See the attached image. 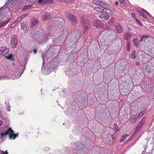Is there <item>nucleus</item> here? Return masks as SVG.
Masks as SVG:
<instances>
[{"label": "nucleus", "instance_id": "f257e3e1", "mask_svg": "<svg viewBox=\"0 0 154 154\" xmlns=\"http://www.w3.org/2000/svg\"><path fill=\"white\" fill-rule=\"evenodd\" d=\"M47 53L46 54L43 53L42 55L43 60V63L41 71L45 75L49 74L51 72L54 71L57 68L58 64L57 62L53 61L51 63H48L47 64V67H45V62L47 58V55H48Z\"/></svg>", "mask_w": 154, "mask_h": 154}, {"label": "nucleus", "instance_id": "f03ea898", "mask_svg": "<svg viewBox=\"0 0 154 154\" xmlns=\"http://www.w3.org/2000/svg\"><path fill=\"white\" fill-rule=\"evenodd\" d=\"M3 129L2 128L1 130L0 131V138L1 140H4L7 134L9 135V138L10 139L14 140L16 137H18V135L14 134L13 130L11 128H9L5 132L3 131Z\"/></svg>", "mask_w": 154, "mask_h": 154}, {"label": "nucleus", "instance_id": "7ed1b4c3", "mask_svg": "<svg viewBox=\"0 0 154 154\" xmlns=\"http://www.w3.org/2000/svg\"><path fill=\"white\" fill-rule=\"evenodd\" d=\"M51 35L49 34H44L43 35L36 36L35 40V41L36 42L40 45L43 43H45L47 41L48 38H51Z\"/></svg>", "mask_w": 154, "mask_h": 154}, {"label": "nucleus", "instance_id": "20e7f679", "mask_svg": "<svg viewBox=\"0 0 154 154\" xmlns=\"http://www.w3.org/2000/svg\"><path fill=\"white\" fill-rule=\"evenodd\" d=\"M149 35H144L140 36V39L139 41L137 38H135L133 40V42L134 46L136 48L139 47V42H141L143 40H144L145 42L149 40V38L151 39V37L148 38Z\"/></svg>", "mask_w": 154, "mask_h": 154}, {"label": "nucleus", "instance_id": "39448f33", "mask_svg": "<svg viewBox=\"0 0 154 154\" xmlns=\"http://www.w3.org/2000/svg\"><path fill=\"white\" fill-rule=\"evenodd\" d=\"M16 72L17 71H16L14 72V74L12 75L11 76V75L8 73L4 75L2 74V75L1 76V79L2 78L3 79H18L20 77L21 74H17V75H16Z\"/></svg>", "mask_w": 154, "mask_h": 154}, {"label": "nucleus", "instance_id": "423d86ee", "mask_svg": "<svg viewBox=\"0 0 154 154\" xmlns=\"http://www.w3.org/2000/svg\"><path fill=\"white\" fill-rule=\"evenodd\" d=\"M81 96L78 97L77 100L78 103V105L79 107L81 108H84L87 104V99L85 97H82V99L80 100Z\"/></svg>", "mask_w": 154, "mask_h": 154}, {"label": "nucleus", "instance_id": "0eeeda50", "mask_svg": "<svg viewBox=\"0 0 154 154\" xmlns=\"http://www.w3.org/2000/svg\"><path fill=\"white\" fill-rule=\"evenodd\" d=\"M83 27L85 29H87L89 28L90 25L89 22L88 20L85 18L82 17L81 20Z\"/></svg>", "mask_w": 154, "mask_h": 154}, {"label": "nucleus", "instance_id": "6e6552de", "mask_svg": "<svg viewBox=\"0 0 154 154\" xmlns=\"http://www.w3.org/2000/svg\"><path fill=\"white\" fill-rule=\"evenodd\" d=\"M17 38V37L16 35H14L12 37L11 45L13 48H16L17 44L18 41Z\"/></svg>", "mask_w": 154, "mask_h": 154}, {"label": "nucleus", "instance_id": "1a4fd4ad", "mask_svg": "<svg viewBox=\"0 0 154 154\" xmlns=\"http://www.w3.org/2000/svg\"><path fill=\"white\" fill-rule=\"evenodd\" d=\"M25 69V66H21L20 67H17L16 69L14 71L13 74H14V72L17 71V72L16 73V75H17V74H20L21 75L23 72V71Z\"/></svg>", "mask_w": 154, "mask_h": 154}, {"label": "nucleus", "instance_id": "9d476101", "mask_svg": "<svg viewBox=\"0 0 154 154\" xmlns=\"http://www.w3.org/2000/svg\"><path fill=\"white\" fill-rule=\"evenodd\" d=\"M94 10L99 12H102L104 14H107L108 11H110L109 9H108L106 8H103L102 7L101 8H96L94 9Z\"/></svg>", "mask_w": 154, "mask_h": 154}, {"label": "nucleus", "instance_id": "9b49d317", "mask_svg": "<svg viewBox=\"0 0 154 154\" xmlns=\"http://www.w3.org/2000/svg\"><path fill=\"white\" fill-rule=\"evenodd\" d=\"M20 2L19 0H8L5 5H14L17 4Z\"/></svg>", "mask_w": 154, "mask_h": 154}, {"label": "nucleus", "instance_id": "f8f14e48", "mask_svg": "<svg viewBox=\"0 0 154 154\" xmlns=\"http://www.w3.org/2000/svg\"><path fill=\"white\" fill-rule=\"evenodd\" d=\"M66 16L68 20L76 22V19L75 17L72 14L67 13Z\"/></svg>", "mask_w": 154, "mask_h": 154}, {"label": "nucleus", "instance_id": "ddd939ff", "mask_svg": "<svg viewBox=\"0 0 154 154\" xmlns=\"http://www.w3.org/2000/svg\"><path fill=\"white\" fill-rule=\"evenodd\" d=\"M52 18L51 15L48 12H45L43 15L42 20L43 21L49 20Z\"/></svg>", "mask_w": 154, "mask_h": 154}, {"label": "nucleus", "instance_id": "4468645a", "mask_svg": "<svg viewBox=\"0 0 154 154\" xmlns=\"http://www.w3.org/2000/svg\"><path fill=\"white\" fill-rule=\"evenodd\" d=\"M93 25L97 28H100L102 26V24L100 21L98 20H95L93 23Z\"/></svg>", "mask_w": 154, "mask_h": 154}, {"label": "nucleus", "instance_id": "2eb2a0df", "mask_svg": "<svg viewBox=\"0 0 154 154\" xmlns=\"http://www.w3.org/2000/svg\"><path fill=\"white\" fill-rule=\"evenodd\" d=\"M146 118L144 117L140 121L136 128L137 130H139L145 122Z\"/></svg>", "mask_w": 154, "mask_h": 154}, {"label": "nucleus", "instance_id": "dca6fc26", "mask_svg": "<svg viewBox=\"0 0 154 154\" xmlns=\"http://www.w3.org/2000/svg\"><path fill=\"white\" fill-rule=\"evenodd\" d=\"M116 31L119 33H120L122 31V26L118 23H117L115 25Z\"/></svg>", "mask_w": 154, "mask_h": 154}, {"label": "nucleus", "instance_id": "f3484780", "mask_svg": "<svg viewBox=\"0 0 154 154\" xmlns=\"http://www.w3.org/2000/svg\"><path fill=\"white\" fill-rule=\"evenodd\" d=\"M31 21L32 22L31 26L33 27L38 24V20L36 18H34L31 20Z\"/></svg>", "mask_w": 154, "mask_h": 154}, {"label": "nucleus", "instance_id": "a211bd4d", "mask_svg": "<svg viewBox=\"0 0 154 154\" xmlns=\"http://www.w3.org/2000/svg\"><path fill=\"white\" fill-rule=\"evenodd\" d=\"M93 2L97 5L102 6L103 4V2L100 0H94Z\"/></svg>", "mask_w": 154, "mask_h": 154}, {"label": "nucleus", "instance_id": "6ab92c4d", "mask_svg": "<svg viewBox=\"0 0 154 154\" xmlns=\"http://www.w3.org/2000/svg\"><path fill=\"white\" fill-rule=\"evenodd\" d=\"M52 1V0H38V3L43 4L47 3H51Z\"/></svg>", "mask_w": 154, "mask_h": 154}, {"label": "nucleus", "instance_id": "aec40b11", "mask_svg": "<svg viewBox=\"0 0 154 154\" xmlns=\"http://www.w3.org/2000/svg\"><path fill=\"white\" fill-rule=\"evenodd\" d=\"M136 52L134 50H133L129 55V57L131 59H134L136 58Z\"/></svg>", "mask_w": 154, "mask_h": 154}, {"label": "nucleus", "instance_id": "412c9836", "mask_svg": "<svg viewBox=\"0 0 154 154\" xmlns=\"http://www.w3.org/2000/svg\"><path fill=\"white\" fill-rule=\"evenodd\" d=\"M132 37L131 35L129 33H126L125 35L124 39L126 40H128L131 39Z\"/></svg>", "mask_w": 154, "mask_h": 154}, {"label": "nucleus", "instance_id": "4be33fe9", "mask_svg": "<svg viewBox=\"0 0 154 154\" xmlns=\"http://www.w3.org/2000/svg\"><path fill=\"white\" fill-rule=\"evenodd\" d=\"M5 104L6 105V109L7 110L8 112L10 111V106L9 105V102L8 101H6L5 102Z\"/></svg>", "mask_w": 154, "mask_h": 154}, {"label": "nucleus", "instance_id": "5701e85b", "mask_svg": "<svg viewBox=\"0 0 154 154\" xmlns=\"http://www.w3.org/2000/svg\"><path fill=\"white\" fill-rule=\"evenodd\" d=\"M139 118V116H135L134 117L131 119L130 121V122L132 124H134L136 122L137 119Z\"/></svg>", "mask_w": 154, "mask_h": 154}, {"label": "nucleus", "instance_id": "b1692460", "mask_svg": "<svg viewBox=\"0 0 154 154\" xmlns=\"http://www.w3.org/2000/svg\"><path fill=\"white\" fill-rule=\"evenodd\" d=\"M129 135H128V134H124L122 137L120 142H123L125 139L126 137H128L129 136Z\"/></svg>", "mask_w": 154, "mask_h": 154}, {"label": "nucleus", "instance_id": "393cba45", "mask_svg": "<svg viewBox=\"0 0 154 154\" xmlns=\"http://www.w3.org/2000/svg\"><path fill=\"white\" fill-rule=\"evenodd\" d=\"M5 57L7 59H9L12 61H13L14 60V59L13 57V55L11 54H10L8 56H5Z\"/></svg>", "mask_w": 154, "mask_h": 154}, {"label": "nucleus", "instance_id": "a878e982", "mask_svg": "<svg viewBox=\"0 0 154 154\" xmlns=\"http://www.w3.org/2000/svg\"><path fill=\"white\" fill-rule=\"evenodd\" d=\"M8 48H5V47H1L0 48V54H1L5 50H6V49H8Z\"/></svg>", "mask_w": 154, "mask_h": 154}, {"label": "nucleus", "instance_id": "bb28decb", "mask_svg": "<svg viewBox=\"0 0 154 154\" xmlns=\"http://www.w3.org/2000/svg\"><path fill=\"white\" fill-rule=\"evenodd\" d=\"M127 50L128 51H129L131 49L130 44L129 42H128L127 44Z\"/></svg>", "mask_w": 154, "mask_h": 154}, {"label": "nucleus", "instance_id": "cd10ccee", "mask_svg": "<svg viewBox=\"0 0 154 154\" xmlns=\"http://www.w3.org/2000/svg\"><path fill=\"white\" fill-rule=\"evenodd\" d=\"M8 51H9L8 49H6V50H5V51L3 52L2 53H1V54H2V55H5L8 52Z\"/></svg>", "mask_w": 154, "mask_h": 154}, {"label": "nucleus", "instance_id": "c85d7f7f", "mask_svg": "<svg viewBox=\"0 0 154 154\" xmlns=\"http://www.w3.org/2000/svg\"><path fill=\"white\" fill-rule=\"evenodd\" d=\"M114 126L115 130H116V132L118 131L119 129V126L116 124H115L114 125Z\"/></svg>", "mask_w": 154, "mask_h": 154}, {"label": "nucleus", "instance_id": "c756f323", "mask_svg": "<svg viewBox=\"0 0 154 154\" xmlns=\"http://www.w3.org/2000/svg\"><path fill=\"white\" fill-rule=\"evenodd\" d=\"M141 11H143V12L144 13L146 14L147 15H148V16H150V15L149 14V13H148L144 9L142 8Z\"/></svg>", "mask_w": 154, "mask_h": 154}, {"label": "nucleus", "instance_id": "7c9ffc66", "mask_svg": "<svg viewBox=\"0 0 154 154\" xmlns=\"http://www.w3.org/2000/svg\"><path fill=\"white\" fill-rule=\"evenodd\" d=\"M141 11H143V12L144 13L146 14L147 15H148V16H150V15L149 14V13H148L144 9L142 8Z\"/></svg>", "mask_w": 154, "mask_h": 154}, {"label": "nucleus", "instance_id": "2f4dec72", "mask_svg": "<svg viewBox=\"0 0 154 154\" xmlns=\"http://www.w3.org/2000/svg\"><path fill=\"white\" fill-rule=\"evenodd\" d=\"M142 8L139 10H137V12L140 14V15L141 16L144 14V13L141 11Z\"/></svg>", "mask_w": 154, "mask_h": 154}, {"label": "nucleus", "instance_id": "473e14b6", "mask_svg": "<svg viewBox=\"0 0 154 154\" xmlns=\"http://www.w3.org/2000/svg\"><path fill=\"white\" fill-rule=\"evenodd\" d=\"M17 20H16L14 22H13L11 25V27L12 28H13L17 24Z\"/></svg>", "mask_w": 154, "mask_h": 154}, {"label": "nucleus", "instance_id": "72a5a7b5", "mask_svg": "<svg viewBox=\"0 0 154 154\" xmlns=\"http://www.w3.org/2000/svg\"><path fill=\"white\" fill-rule=\"evenodd\" d=\"M110 138L109 140L111 142V143H112L114 141V137H113V135H110Z\"/></svg>", "mask_w": 154, "mask_h": 154}, {"label": "nucleus", "instance_id": "f704fd0d", "mask_svg": "<svg viewBox=\"0 0 154 154\" xmlns=\"http://www.w3.org/2000/svg\"><path fill=\"white\" fill-rule=\"evenodd\" d=\"M134 136V134H132L130 136V137H129L128 140H127V142H129L130 141H131Z\"/></svg>", "mask_w": 154, "mask_h": 154}, {"label": "nucleus", "instance_id": "c9c22d12", "mask_svg": "<svg viewBox=\"0 0 154 154\" xmlns=\"http://www.w3.org/2000/svg\"><path fill=\"white\" fill-rule=\"evenodd\" d=\"M1 152V154H8V152L7 150L4 151L3 150H0Z\"/></svg>", "mask_w": 154, "mask_h": 154}, {"label": "nucleus", "instance_id": "e433bc0d", "mask_svg": "<svg viewBox=\"0 0 154 154\" xmlns=\"http://www.w3.org/2000/svg\"><path fill=\"white\" fill-rule=\"evenodd\" d=\"M141 17L143 18V21H145L148 19L147 17L144 14Z\"/></svg>", "mask_w": 154, "mask_h": 154}, {"label": "nucleus", "instance_id": "4c0bfd02", "mask_svg": "<svg viewBox=\"0 0 154 154\" xmlns=\"http://www.w3.org/2000/svg\"><path fill=\"white\" fill-rule=\"evenodd\" d=\"M109 16L107 15L104 16H103V18L105 20H107L109 19Z\"/></svg>", "mask_w": 154, "mask_h": 154}, {"label": "nucleus", "instance_id": "58836bf2", "mask_svg": "<svg viewBox=\"0 0 154 154\" xmlns=\"http://www.w3.org/2000/svg\"><path fill=\"white\" fill-rule=\"evenodd\" d=\"M135 20L140 25H142V23L139 20L137 19H135Z\"/></svg>", "mask_w": 154, "mask_h": 154}, {"label": "nucleus", "instance_id": "ea45409f", "mask_svg": "<svg viewBox=\"0 0 154 154\" xmlns=\"http://www.w3.org/2000/svg\"><path fill=\"white\" fill-rule=\"evenodd\" d=\"M144 113L143 112H141L137 116H139V118L141 117L143 115Z\"/></svg>", "mask_w": 154, "mask_h": 154}, {"label": "nucleus", "instance_id": "a19ab883", "mask_svg": "<svg viewBox=\"0 0 154 154\" xmlns=\"http://www.w3.org/2000/svg\"><path fill=\"white\" fill-rule=\"evenodd\" d=\"M114 18H112L111 20L109 22V24L111 25L112 23H113L114 21Z\"/></svg>", "mask_w": 154, "mask_h": 154}, {"label": "nucleus", "instance_id": "79ce46f5", "mask_svg": "<svg viewBox=\"0 0 154 154\" xmlns=\"http://www.w3.org/2000/svg\"><path fill=\"white\" fill-rule=\"evenodd\" d=\"M119 1L122 5H124L125 4V3L124 0H119Z\"/></svg>", "mask_w": 154, "mask_h": 154}, {"label": "nucleus", "instance_id": "37998d69", "mask_svg": "<svg viewBox=\"0 0 154 154\" xmlns=\"http://www.w3.org/2000/svg\"><path fill=\"white\" fill-rule=\"evenodd\" d=\"M29 6H28V5H26L25 6H24L23 8V9H28L29 8Z\"/></svg>", "mask_w": 154, "mask_h": 154}, {"label": "nucleus", "instance_id": "c03bdc74", "mask_svg": "<svg viewBox=\"0 0 154 154\" xmlns=\"http://www.w3.org/2000/svg\"><path fill=\"white\" fill-rule=\"evenodd\" d=\"M139 131V130H137V129L136 128L134 131L133 132V133L132 134H134V135L135 134L137 133V132Z\"/></svg>", "mask_w": 154, "mask_h": 154}, {"label": "nucleus", "instance_id": "a18cd8bd", "mask_svg": "<svg viewBox=\"0 0 154 154\" xmlns=\"http://www.w3.org/2000/svg\"><path fill=\"white\" fill-rule=\"evenodd\" d=\"M25 23L23 22L21 23V26L22 28L24 27L25 26Z\"/></svg>", "mask_w": 154, "mask_h": 154}, {"label": "nucleus", "instance_id": "49530a36", "mask_svg": "<svg viewBox=\"0 0 154 154\" xmlns=\"http://www.w3.org/2000/svg\"><path fill=\"white\" fill-rule=\"evenodd\" d=\"M21 20V18H20V17H19L16 20H17V22L18 23L20 20Z\"/></svg>", "mask_w": 154, "mask_h": 154}, {"label": "nucleus", "instance_id": "de8ad7c7", "mask_svg": "<svg viewBox=\"0 0 154 154\" xmlns=\"http://www.w3.org/2000/svg\"><path fill=\"white\" fill-rule=\"evenodd\" d=\"M26 14H23L20 17V18H21V19H22V18H23L26 16Z\"/></svg>", "mask_w": 154, "mask_h": 154}, {"label": "nucleus", "instance_id": "09e8293b", "mask_svg": "<svg viewBox=\"0 0 154 154\" xmlns=\"http://www.w3.org/2000/svg\"><path fill=\"white\" fill-rule=\"evenodd\" d=\"M131 16H132V17H133L135 19V14H133V13L132 14H131Z\"/></svg>", "mask_w": 154, "mask_h": 154}, {"label": "nucleus", "instance_id": "8fccbe9b", "mask_svg": "<svg viewBox=\"0 0 154 154\" xmlns=\"http://www.w3.org/2000/svg\"><path fill=\"white\" fill-rule=\"evenodd\" d=\"M136 64L137 65H139L140 64L139 61H136Z\"/></svg>", "mask_w": 154, "mask_h": 154}, {"label": "nucleus", "instance_id": "3c124183", "mask_svg": "<svg viewBox=\"0 0 154 154\" xmlns=\"http://www.w3.org/2000/svg\"><path fill=\"white\" fill-rule=\"evenodd\" d=\"M3 123L2 121L0 119V126L2 125Z\"/></svg>", "mask_w": 154, "mask_h": 154}, {"label": "nucleus", "instance_id": "603ef678", "mask_svg": "<svg viewBox=\"0 0 154 154\" xmlns=\"http://www.w3.org/2000/svg\"><path fill=\"white\" fill-rule=\"evenodd\" d=\"M33 51L34 52V54H35L37 50L36 49H34Z\"/></svg>", "mask_w": 154, "mask_h": 154}, {"label": "nucleus", "instance_id": "864d4df0", "mask_svg": "<svg viewBox=\"0 0 154 154\" xmlns=\"http://www.w3.org/2000/svg\"><path fill=\"white\" fill-rule=\"evenodd\" d=\"M115 4L116 5H118V1H116L115 2Z\"/></svg>", "mask_w": 154, "mask_h": 154}, {"label": "nucleus", "instance_id": "5fc2aeb1", "mask_svg": "<svg viewBox=\"0 0 154 154\" xmlns=\"http://www.w3.org/2000/svg\"><path fill=\"white\" fill-rule=\"evenodd\" d=\"M103 16H104L103 15H101L100 16V17L101 18H103Z\"/></svg>", "mask_w": 154, "mask_h": 154}, {"label": "nucleus", "instance_id": "6e6d98bb", "mask_svg": "<svg viewBox=\"0 0 154 154\" xmlns=\"http://www.w3.org/2000/svg\"><path fill=\"white\" fill-rule=\"evenodd\" d=\"M146 145V146H145V147H144V149H146V148H145V147H147V146Z\"/></svg>", "mask_w": 154, "mask_h": 154}, {"label": "nucleus", "instance_id": "4d7b16f0", "mask_svg": "<svg viewBox=\"0 0 154 154\" xmlns=\"http://www.w3.org/2000/svg\"><path fill=\"white\" fill-rule=\"evenodd\" d=\"M1 111L0 110V116L1 115Z\"/></svg>", "mask_w": 154, "mask_h": 154}, {"label": "nucleus", "instance_id": "13d9d810", "mask_svg": "<svg viewBox=\"0 0 154 154\" xmlns=\"http://www.w3.org/2000/svg\"><path fill=\"white\" fill-rule=\"evenodd\" d=\"M1 129H2V128L0 127V131L1 130Z\"/></svg>", "mask_w": 154, "mask_h": 154}, {"label": "nucleus", "instance_id": "bf43d9fd", "mask_svg": "<svg viewBox=\"0 0 154 154\" xmlns=\"http://www.w3.org/2000/svg\"><path fill=\"white\" fill-rule=\"evenodd\" d=\"M1 79V76L0 77V79Z\"/></svg>", "mask_w": 154, "mask_h": 154}, {"label": "nucleus", "instance_id": "052dcab7", "mask_svg": "<svg viewBox=\"0 0 154 154\" xmlns=\"http://www.w3.org/2000/svg\"><path fill=\"white\" fill-rule=\"evenodd\" d=\"M142 154H143V153H142Z\"/></svg>", "mask_w": 154, "mask_h": 154}]
</instances>
